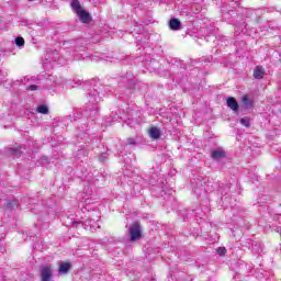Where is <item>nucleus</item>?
<instances>
[{
    "label": "nucleus",
    "mask_w": 281,
    "mask_h": 281,
    "mask_svg": "<svg viewBox=\"0 0 281 281\" xmlns=\"http://www.w3.org/2000/svg\"><path fill=\"white\" fill-rule=\"evenodd\" d=\"M277 232H278L279 234H281V227H279Z\"/></svg>",
    "instance_id": "30"
},
{
    "label": "nucleus",
    "mask_w": 281,
    "mask_h": 281,
    "mask_svg": "<svg viewBox=\"0 0 281 281\" xmlns=\"http://www.w3.org/2000/svg\"><path fill=\"white\" fill-rule=\"evenodd\" d=\"M82 224L87 223V221H81Z\"/></svg>",
    "instance_id": "31"
},
{
    "label": "nucleus",
    "mask_w": 281,
    "mask_h": 281,
    "mask_svg": "<svg viewBox=\"0 0 281 281\" xmlns=\"http://www.w3.org/2000/svg\"><path fill=\"white\" fill-rule=\"evenodd\" d=\"M8 210H14V207H19V202L15 200H11L7 203Z\"/></svg>",
    "instance_id": "17"
},
{
    "label": "nucleus",
    "mask_w": 281,
    "mask_h": 281,
    "mask_svg": "<svg viewBox=\"0 0 281 281\" xmlns=\"http://www.w3.org/2000/svg\"><path fill=\"white\" fill-rule=\"evenodd\" d=\"M71 8L74 10V12H76V14L80 11H82V5H80V1L79 0H72L71 1Z\"/></svg>",
    "instance_id": "12"
},
{
    "label": "nucleus",
    "mask_w": 281,
    "mask_h": 281,
    "mask_svg": "<svg viewBox=\"0 0 281 281\" xmlns=\"http://www.w3.org/2000/svg\"><path fill=\"white\" fill-rule=\"evenodd\" d=\"M142 238V227H139V223L135 222L130 226V240L134 243V240H139Z\"/></svg>",
    "instance_id": "2"
},
{
    "label": "nucleus",
    "mask_w": 281,
    "mask_h": 281,
    "mask_svg": "<svg viewBox=\"0 0 281 281\" xmlns=\"http://www.w3.org/2000/svg\"><path fill=\"white\" fill-rule=\"evenodd\" d=\"M68 120H70V122H78L80 120V113H74L72 116H68Z\"/></svg>",
    "instance_id": "21"
},
{
    "label": "nucleus",
    "mask_w": 281,
    "mask_h": 281,
    "mask_svg": "<svg viewBox=\"0 0 281 281\" xmlns=\"http://www.w3.org/2000/svg\"><path fill=\"white\" fill-rule=\"evenodd\" d=\"M136 144L135 138H127V146H135Z\"/></svg>",
    "instance_id": "25"
},
{
    "label": "nucleus",
    "mask_w": 281,
    "mask_h": 281,
    "mask_svg": "<svg viewBox=\"0 0 281 281\" xmlns=\"http://www.w3.org/2000/svg\"><path fill=\"white\" fill-rule=\"evenodd\" d=\"M27 81H30V78H27V77H24L22 80V82H27Z\"/></svg>",
    "instance_id": "27"
},
{
    "label": "nucleus",
    "mask_w": 281,
    "mask_h": 281,
    "mask_svg": "<svg viewBox=\"0 0 281 281\" xmlns=\"http://www.w3.org/2000/svg\"><path fill=\"white\" fill-rule=\"evenodd\" d=\"M217 192H220L222 196H226V194L229 192V184H222L221 187H218Z\"/></svg>",
    "instance_id": "14"
},
{
    "label": "nucleus",
    "mask_w": 281,
    "mask_h": 281,
    "mask_svg": "<svg viewBox=\"0 0 281 281\" xmlns=\"http://www.w3.org/2000/svg\"><path fill=\"white\" fill-rule=\"evenodd\" d=\"M104 95V86H94L88 93V100L91 108L89 109L90 117L98 115V103L101 102Z\"/></svg>",
    "instance_id": "1"
},
{
    "label": "nucleus",
    "mask_w": 281,
    "mask_h": 281,
    "mask_svg": "<svg viewBox=\"0 0 281 281\" xmlns=\"http://www.w3.org/2000/svg\"><path fill=\"white\" fill-rule=\"evenodd\" d=\"M191 183L193 186V192L198 196H201L203 192H205V188H203V180L201 178L193 179Z\"/></svg>",
    "instance_id": "4"
},
{
    "label": "nucleus",
    "mask_w": 281,
    "mask_h": 281,
    "mask_svg": "<svg viewBox=\"0 0 281 281\" xmlns=\"http://www.w3.org/2000/svg\"><path fill=\"white\" fill-rule=\"evenodd\" d=\"M37 113H41L42 115H48L49 114V108L45 104H41L36 109Z\"/></svg>",
    "instance_id": "13"
},
{
    "label": "nucleus",
    "mask_w": 281,
    "mask_h": 281,
    "mask_svg": "<svg viewBox=\"0 0 281 281\" xmlns=\"http://www.w3.org/2000/svg\"><path fill=\"white\" fill-rule=\"evenodd\" d=\"M239 122L243 126H246V128H249V126H251V120L248 116L240 119Z\"/></svg>",
    "instance_id": "15"
},
{
    "label": "nucleus",
    "mask_w": 281,
    "mask_h": 281,
    "mask_svg": "<svg viewBox=\"0 0 281 281\" xmlns=\"http://www.w3.org/2000/svg\"><path fill=\"white\" fill-rule=\"evenodd\" d=\"M227 157V153L223 148L213 149L211 151V158L213 161H221L222 159H225Z\"/></svg>",
    "instance_id": "5"
},
{
    "label": "nucleus",
    "mask_w": 281,
    "mask_h": 281,
    "mask_svg": "<svg viewBox=\"0 0 281 281\" xmlns=\"http://www.w3.org/2000/svg\"><path fill=\"white\" fill-rule=\"evenodd\" d=\"M216 251H217L218 256H225V254H227V249H225L223 247L217 248Z\"/></svg>",
    "instance_id": "24"
},
{
    "label": "nucleus",
    "mask_w": 281,
    "mask_h": 281,
    "mask_svg": "<svg viewBox=\"0 0 281 281\" xmlns=\"http://www.w3.org/2000/svg\"><path fill=\"white\" fill-rule=\"evenodd\" d=\"M15 45H16V47H23L25 45V40L21 36H18L15 38Z\"/></svg>",
    "instance_id": "19"
},
{
    "label": "nucleus",
    "mask_w": 281,
    "mask_h": 281,
    "mask_svg": "<svg viewBox=\"0 0 281 281\" xmlns=\"http://www.w3.org/2000/svg\"><path fill=\"white\" fill-rule=\"evenodd\" d=\"M87 155H89V153L86 149H80L77 151V157L79 159H82V157H87Z\"/></svg>",
    "instance_id": "20"
},
{
    "label": "nucleus",
    "mask_w": 281,
    "mask_h": 281,
    "mask_svg": "<svg viewBox=\"0 0 281 281\" xmlns=\"http://www.w3.org/2000/svg\"><path fill=\"white\" fill-rule=\"evenodd\" d=\"M149 135L151 139H159V137H161V132L157 127H151L149 130Z\"/></svg>",
    "instance_id": "11"
},
{
    "label": "nucleus",
    "mask_w": 281,
    "mask_h": 281,
    "mask_svg": "<svg viewBox=\"0 0 281 281\" xmlns=\"http://www.w3.org/2000/svg\"><path fill=\"white\" fill-rule=\"evenodd\" d=\"M71 269V263L68 262H61L59 265V273H61L63 276H65L66 273H69V270Z\"/></svg>",
    "instance_id": "10"
},
{
    "label": "nucleus",
    "mask_w": 281,
    "mask_h": 281,
    "mask_svg": "<svg viewBox=\"0 0 281 281\" xmlns=\"http://www.w3.org/2000/svg\"><path fill=\"white\" fill-rule=\"evenodd\" d=\"M41 281H52L54 278V270L52 266H42L40 268Z\"/></svg>",
    "instance_id": "3"
},
{
    "label": "nucleus",
    "mask_w": 281,
    "mask_h": 281,
    "mask_svg": "<svg viewBox=\"0 0 281 281\" xmlns=\"http://www.w3.org/2000/svg\"><path fill=\"white\" fill-rule=\"evenodd\" d=\"M106 159H109V154L106 153H103L99 156V161H101V164H104Z\"/></svg>",
    "instance_id": "23"
},
{
    "label": "nucleus",
    "mask_w": 281,
    "mask_h": 281,
    "mask_svg": "<svg viewBox=\"0 0 281 281\" xmlns=\"http://www.w3.org/2000/svg\"><path fill=\"white\" fill-rule=\"evenodd\" d=\"M169 27L173 32L181 30V21H179L177 18H171L169 21Z\"/></svg>",
    "instance_id": "8"
},
{
    "label": "nucleus",
    "mask_w": 281,
    "mask_h": 281,
    "mask_svg": "<svg viewBox=\"0 0 281 281\" xmlns=\"http://www.w3.org/2000/svg\"><path fill=\"white\" fill-rule=\"evenodd\" d=\"M254 78L256 80H262L265 78V68L262 66H257L254 70Z\"/></svg>",
    "instance_id": "9"
},
{
    "label": "nucleus",
    "mask_w": 281,
    "mask_h": 281,
    "mask_svg": "<svg viewBox=\"0 0 281 281\" xmlns=\"http://www.w3.org/2000/svg\"><path fill=\"white\" fill-rule=\"evenodd\" d=\"M10 154L15 155V157H21V149L19 148H10Z\"/></svg>",
    "instance_id": "22"
},
{
    "label": "nucleus",
    "mask_w": 281,
    "mask_h": 281,
    "mask_svg": "<svg viewBox=\"0 0 281 281\" xmlns=\"http://www.w3.org/2000/svg\"><path fill=\"white\" fill-rule=\"evenodd\" d=\"M241 100H243V104L246 105V109H251L252 103H251V99L249 97L244 95Z\"/></svg>",
    "instance_id": "16"
},
{
    "label": "nucleus",
    "mask_w": 281,
    "mask_h": 281,
    "mask_svg": "<svg viewBox=\"0 0 281 281\" xmlns=\"http://www.w3.org/2000/svg\"><path fill=\"white\" fill-rule=\"evenodd\" d=\"M93 221H95V220L90 218V220L88 221V225H91V223H93Z\"/></svg>",
    "instance_id": "29"
},
{
    "label": "nucleus",
    "mask_w": 281,
    "mask_h": 281,
    "mask_svg": "<svg viewBox=\"0 0 281 281\" xmlns=\"http://www.w3.org/2000/svg\"><path fill=\"white\" fill-rule=\"evenodd\" d=\"M252 250L258 254L259 251H262V244H258L257 241L252 243Z\"/></svg>",
    "instance_id": "18"
},
{
    "label": "nucleus",
    "mask_w": 281,
    "mask_h": 281,
    "mask_svg": "<svg viewBox=\"0 0 281 281\" xmlns=\"http://www.w3.org/2000/svg\"><path fill=\"white\" fill-rule=\"evenodd\" d=\"M77 16H79L81 23H91V14L85 10L77 12Z\"/></svg>",
    "instance_id": "7"
},
{
    "label": "nucleus",
    "mask_w": 281,
    "mask_h": 281,
    "mask_svg": "<svg viewBox=\"0 0 281 281\" xmlns=\"http://www.w3.org/2000/svg\"><path fill=\"white\" fill-rule=\"evenodd\" d=\"M27 90H29V91H37V90H38V86H36V85H31V86L27 87Z\"/></svg>",
    "instance_id": "26"
},
{
    "label": "nucleus",
    "mask_w": 281,
    "mask_h": 281,
    "mask_svg": "<svg viewBox=\"0 0 281 281\" xmlns=\"http://www.w3.org/2000/svg\"><path fill=\"white\" fill-rule=\"evenodd\" d=\"M226 104L228 109H231V111H234V113H238L239 105H238V101H236V98L228 97L226 99Z\"/></svg>",
    "instance_id": "6"
},
{
    "label": "nucleus",
    "mask_w": 281,
    "mask_h": 281,
    "mask_svg": "<svg viewBox=\"0 0 281 281\" xmlns=\"http://www.w3.org/2000/svg\"><path fill=\"white\" fill-rule=\"evenodd\" d=\"M81 135L85 137V139H87V137H89V134H87V133H81Z\"/></svg>",
    "instance_id": "28"
}]
</instances>
